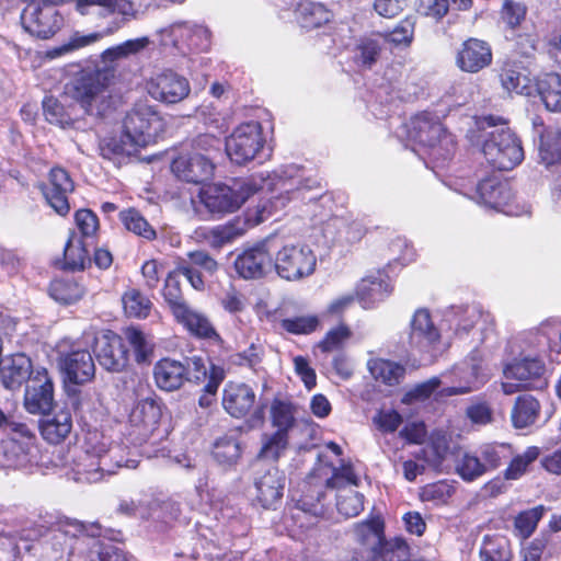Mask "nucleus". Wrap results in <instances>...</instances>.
Wrapping results in <instances>:
<instances>
[{
    "label": "nucleus",
    "mask_w": 561,
    "mask_h": 561,
    "mask_svg": "<svg viewBox=\"0 0 561 561\" xmlns=\"http://www.w3.org/2000/svg\"><path fill=\"white\" fill-rule=\"evenodd\" d=\"M535 91L548 111L561 112V76L559 73L550 72L538 77L534 84Z\"/></svg>",
    "instance_id": "obj_40"
},
{
    "label": "nucleus",
    "mask_w": 561,
    "mask_h": 561,
    "mask_svg": "<svg viewBox=\"0 0 561 561\" xmlns=\"http://www.w3.org/2000/svg\"><path fill=\"white\" fill-rule=\"evenodd\" d=\"M75 227L78 239L93 243L99 238L100 220L98 215L90 208H80L73 214Z\"/></svg>",
    "instance_id": "obj_52"
},
{
    "label": "nucleus",
    "mask_w": 561,
    "mask_h": 561,
    "mask_svg": "<svg viewBox=\"0 0 561 561\" xmlns=\"http://www.w3.org/2000/svg\"><path fill=\"white\" fill-rule=\"evenodd\" d=\"M352 335L353 332L350 325L345 322H340L324 334L318 343V347L322 353H331L341 350Z\"/></svg>",
    "instance_id": "obj_63"
},
{
    "label": "nucleus",
    "mask_w": 561,
    "mask_h": 561,
    "mask_svg": "<svg viewBox=\"0 0 561 561\" xmlns=\"http://www.w3.org/2000/svg\"><path fill=\"white\" fill-rule=\"evenodd\" d=\"M365 496L363 493L343 489L336 494V510L345 518L356 517L364 511Z\"/></svg>",
    "instance_id": "obj_60"
},
{
    "label": "nucleus",
    "mask_w": 561,
    "mask_h": 561,
    "mask_svg": "<svg viewBox=\"0 0 561 561\" xmlns=\"http://www.w3.org/2000/svg\"><path fill=\"white\" fill-rule=\"evenodd\" d=\"M489 164L500 171H511L524 160L520 139L510 128H501L489 134L482 146Z\"/></svg>",
    "instance_id": "obj_5"
},
{
    "label": "nucleus",
    "mask_w": 561,
    "mask_h": 561,
    "mask_svg": "<svg viewBox=\"0 0 561 561\" xmlns=\"http://www.w3.org/2000/svg\"><path fill=\"white\" fill-rule=\"evenodd\" d=\"M297 169L293 165L279 167L267 173L266 176L261 175L260 181L251 178L236 182V187L226 184L207 185L199 190L197 196L199 203L213 217L236 211L249 197L261 190H267L273 194L271 199L275 207H284L306 188L295 175Z\"/></svg>",
    "instance_id": "obj_1"
},
{
    "label": "nucleus",
    "mask_w": 561,
    "mask_h": 561,
    "mask_svg": "<svg viewBox=\"0 0 561 561\" xmlns=\"http://www.w3.org/2000/svg\"><path fill=\"white\" fill-rule=\"evenodd\" d=\"M381 50L382 47L378 38L364 36L355 46V62L371 68L379 59Z\"/></svg>",
    "instance_id": "obj_61"
},
{
    "label": "nucleus",
    "mask_w": 561,
    "mask_h": 561,
    "mask_svg": "<svg viewBox=\"0 0 561 561\" xmlns=\"http://www.w3.org/2000/svg\"><path fill=\"white\" fill-rule=\"evenodd\" d=\"M90 242L80 240L76 231H69L64 245L62 259L56 265L62 271L83 272L91 267V255L88 250Z\"/></svg>",
    "instance_id": "obj_33"
},
{
    "label": "nucleus",
    "mask_w": 561,
    "mask_h": 561,
    "mask_svg": "<svg viewBox=\"0 0 561 561\" xmlns=\"http://www.w3.org/2000/svg\"><path fill=\"white\" fill-rule=\"evenodd\" d=\"M324 486L320 482L305 480L299 486V495L294 497L295 506L314 513H327L328 510L323 503L325 497Z\"/></svg>",
    "instance_id": "obj_43"
},
{
    "label": "nucleus",
    "mask_w": 561,
    "mask_h": 561,
    "mask_svg": "<svg viewBox=\"0 0 561 561\" xmlns=\"http://www.w3.org/2000/svg\"><path fill=\"white\" fill-rule=\"evenodd\" d=\"M124 128L130 138L146 142L162 135L167 123L153 105L138 102L126 115Z\"/></svg>",
    "instance_id": "obj_10"
},
{
    "label": "nucleus",
    "mask_w": 561,
    "mask_h": 561,
    "mask_svg": "<svg viewBox=\"0 0 561 561\" xmlns=\"http://www.w3.org/2000/svg\"><path fill=\"white\" fill-rule=\"evenodd\" d=\"M187 257L188 263L180 265V271L194 289L204 290L206 283L202 272L214 276L219 270V263L204 250L192 251Z\"/></svg>",
    "instance_id": "obj_29"
},
{
    "label": "nucleus",
    "mask_w": 561,
    "mask_h": 561,
    "mask_svg": "<svg viewBox=\"0 0 561 561\" xmlns=\"http://www.w3.org/2000/svg\"><path fill=\"white\" fill-rule=\"evenodd\" d=\"M21 20L24 30L39 39L51 38L61 30L65 23L64 15L50 5L31 7L30 13L24 10Z\"/></svg>",
    "instance_id": "obj_17"
},
{
    "label": "nucleus",
    "mask_w": 561,
    "mask_h": 561,
    "mask_svg": "<svg viewBox=\"0 0 561 561\" xmlns=\"http://www.w3.org/2000/svg\"><path fill=\"white\" fill-rule=\"evenodd\" d=\"M477 193L486 206L504 213L512 211L515 195L508 183L483 179L477 185Z\"/></svg>",
    "instance_id": "obj_30"
},
{
    "label": "nucleus",
    "mask_w": 561,
    "mask_h": 561,
    "mask_svg": "<svg viewBox=\"0 0 561 561\" xmlns=\"http://www.w3.org/2000/svg\"><path fill=\"white\" fill-rule=\"evenodd\" d=\"M493 50L488 41L478 37L463 39L455 51L456 67L466 73H478L492 65Z\"/></svg>",
    "instance_id": "obj_16"
},
{
    "label": "nucleus",
    "mask_w": 561,
    "mask_h": 561,
    "mask_svg": "<svg viewBox=\"0 0 561 561\" xmlns=\"http://www.w3.org/2000/svg\"><path fill=\"white\" fill-rule=\"evenodd\" d=\"M118 218L126 230L147 240L153 241L158 233L152 225L142 216L135 207L123 209L118 214Z\"/></svg>",
    "instance_id": "obj_46"
},
{
    "label": "nucleus",
    "mask_w": 561,
    "mask_h": 561,
    "mask_svg": "<svg viewBox=\"0 0 561 561\" xmlns=\"http://www.w3.org/2000/svg\"><path fill=\"white\" fill-rule=\"evenodd\" d=\"M54 403L53 378L45 367L36 368L25 387L23 405L31 414H48Z\"/></svg>",
    "instance_id": "obj_12"
},
{
    "label": "nucleus",
    "mask_w": 561,
    "mask_h": 561,
    "mask_svg": "<svg viewBox=\"0 0 561 561\" xmlns=\"http://www.w3.org/2000/svg\"><path fill=\"white\" fill-rule=\"evenodd\" d=\"M92 7H100L99 15L102 18L110 16L114 13L122 15L121 19L113 20L103 31L98 32L101 34V39L105 36L113 35L119 31L131 19L136 18V10L130 0H77L75 8L81 15H88Z\"/></svg>",
    "instance_id": "obj_15"
},
{
    "label": "nucleus",
    "mask_w": 561,
    "mask_h": 561,
    "mask_svg": "<svg viewBox=\"0 0 561 561\" xmlns=\"http://www.w3.org/2000/svg\"><path fill=\"white\" fill-rule=\"evenodd\" d=\"M78 558L83 561H128L123 549L102 540L90 541Z\"/></svg>",
    "instance_id": "obj_51"
},
{
    "label": "nucleus",
    "mask_w": 561,
    "mask_h": 561,
    "mask_svg": "<svg viewBox=\"0 0 561 561\" xmlns=\"http://www.w3.org/2000/svg\"><path fill=\"white\" fill-rule=\"evenodd\" d=\"M249 227L250 220L248 218L236 216L222 225L204 230L199 236L211 249L219 250L225 244L243 236Z\"/></svg>",
    "instance_id": "obj_32"
},
{
    "label": "nucleus",
    "mask_w": 561,
    "mask_h": 561,
    "mask_svg": "<svg viewBox=\"0 0 561 561\" xmlns=\"http://www.w3.org/2000/svg\"><path fill=\"white\" fill-rule=\"evenodd\" d=\"M88 435L90 437L84 438V451L75 461L73 472L79 482L96 483L104 477L102 454L105 451V446L99 442L98 431L89 432Z\"/></svg>",
    "instance_id": "obj_14"
},
{
    "label": "nucleus",
    "mask_w": 561,
    "mask_h": 561,
    "mask_svg": "<svg viewBox=\"0 0 561 561\" xmlns=\"http://www.w3.org/2000/svg\"><path fill=\"white\" fill-rule=\"evenodd\" d=\"M546 365L539 357L516 358L508 364L504 374L506 378L516 381L519 389H537L547 386L545 378Z\"/></svg>",
    "instance_id": "obj_19"
},
{
    "label": "nucleus",
    "mask_w": 561,
    "mask_h": 561,
    "mask_svg": "<svg viewBox=\"0 0 561 561\" xmlns=\"http://www.w3.org/2000/svg\"><path fill=\"white\" fill-rule=\"evenodd\" d=\"M440 331L427 308H417L410 321L408 344L411 350L427 353L440 343Z\"/></svg>",
    "instance_id": "obj_18"
},
{
    "label": "nucleus",
    "mask_w": 561,
    "mask_h": 561,
    "mask_svg": "<svg viewBox=\"0 0 561 561\" xmlns=\"http://www.w3.org/2000/svg\"><path fill=\"white\" fill-rule=\"evenodd\" d=\"M296 412L297 408L290 398L276 396L272 399L270 416L276 431L289 435V431L296 425Z\"/></svg>",
    "instance_id": "obj_42"
},
{
    "label": "nucleus",
    "mask_w": 561,
    "mask_h": 561,
    "mask_svg": "<svg viewBox=\"0 0 561 561\" xmlns=\"http://www.w3.org/2000/svg\"><path fill=\"white\" fill-rule=\"evenodd\" d=\"M38 188L56 214L66 217L70 213L69 195L75 191V182L66 169L53 167L47 182L41 183Z\"/></svg>",
    "instance_id": "obj_13"
},
{
    "label": "nucleus",
    "mask_w": 561,
    "mask_h": 561,
    "mask_svg": "<svg viewBox=\"0 0 561 561\" xmlns=\"http://www.w3.org/2000/svg\"><path fill=\"white\" fill-rule=\"evenodd\" d=\"M173 319L178 324L182 325L191 336L197 340H205L217 345L224 343V339L208 317L193 309L190 304L176 312Z\"/></svg>",
    "instance_id": "obj_27"
},
{
    "label": "nucleus",
    "mask_w": 561,
    "mask_h": 561,
    "mask_svg": "<svg viewBox=\"0 0 561 561\" xmlns=\"http://www.w3.org/2000/svg\"><path fill=\"white\" fill-rule=\"evenodd\" d=\"M152 375L156 386L160 390L176 391L190 380L188 360L181 362L171 357H162L153 365Z\"/></svg>",
    "instance_id": "obj_25"
},
{
    "label": "nucleus",
    "mask_w": 561,
    "mask_h": 561,
    "mask_svg": "<svg viewBox=\"0 0 561 561\" xmlns=\"http://www.w3.org/2000/svg\"><path fill=\"white\" fill-rule=\"evenodd\" d=\"M368 369L375 380L390 387L399 385L405 375L403 365L379 357L368 360Z\"/></svg>",
    "instance_id": "obj_45"
},
{
    "label": "nucleus",
    "mask_w": 561,
    "mask_h": 561,
    "mask_svg": "<svg viewBox=\"0 0 561 561\" xmlns=\"http://www.w3.org/2000/svg\"><path fill=\"white\" fill-rule=\"evenodd\" d=\"M273 266L282 279L296 282L314 273L317 255L305 243H288L275 253Z\"/></svg>",
    "instance_id": "obj_6"
},
{
    "label": "nucleus",
    "mask_w": 561,
    "mask_h": 561,
    "mask_svg": "<svg viewBox=\"0 0 561 561\" xmlns=\"http://www.w3.org/2000/svg\"><path fill=\"white\" fill-rule=\"evenodd\" d=\"M325 515L327 513H314L313 511L294 506L289 518L290 522L288 523V529L291 531L293 537L302 540L310 530L318 526Z\"/></svg>",
    "instance_id": "obj_49"
},
{
    "label": "nucleus",
    "mask_w": 561,
    "mask_h": 561,
    "mask_svg": "<svg viewBox=\"0 0 561 561\" xmlns=\"http://www.w3.org/2000/svg\"><path fill=\"white\" fill-rule=\"evenodd\" d=\"M266 139L263 126L257 121L239 124L226 140V151L232 162L239 165L256 159L263 151Z\"/></svg>",
    "instance_id": "obj_7"
},
{
    "label": "nucleus",
    "mask_w": 561,
    "mask_h": 561,
    "mask_svg": "<svg viewBox=\"0 0 561 561\" xmlns=\"http://www.w3.org/2000/svg\"><path fill=\"white\" fill-rule=\"evenodd\" d=\"M65 382L81 386L95 377V364L88 350H71L59 357Z\"/></svg>",
    "instance_id": "obj_20"
},
{
    "label": "nucleus",
    "mask_w": 561,
    "mask_h": 561,
    "mask_svg": "<svg viewBox=\"0 0 561 561\" xmlns=\"http://www.w3.org/2000/svg\"><path fill=\"white\" fill-rule=\"evenodd\" d=\"M93 353L100 366L110 373H122L129 365L124 339L113 330H102L94 336Z\"/></svg>",
    "instance_id": "obj_11"
},
{
    "label": "nucleus",
    "mask_w": 561,
    "mask_h": 561,
    "mask_svg": "<svg viewBox=\"0 0 561 561\" xmlns=\"http://www.w3.org/2000/svg\"><path fill=\"white\" fill-rule=\"evenodd\" d=\"M289 435L275 431L271 435H265V439L257 453V458L267 459L277 462L284 451L287 449Z\"/></svg>",
    "instance_id": "obj_62"
},
{
    "label": "nucleus",
    "mask_w": 561,
    "mask_h": 561,
    "mask_svg": "<svg viewBox=\"0 0 561 561\" xmlns=\"http://www.w3.org/2000/svg\"><path fill=\"white\" fill-rule=\"evenodd\" d=\"M409 550V545L401 538L385 539L371 548L369 561H404Z\"/></svg>",
    "instance_id": "obj_53"
},
{
    "label": "nucleus",
    "mask_w": 561,
    "mask_h": 561,
    "mask_svg": "<svg viewBox=\"0 0 561 561\" xmlns=\"http://www.w3.org/2000/svg\"><path fill=\"white\" fill-rule=\"evenodd\" d=\"M480 561H513L511 540L501 534L485 535L479 550Z\"/></svg>",
    "instance_id": "obj_41"
},
{
    "label": "nucleus",
    "mask_w": 561,
    "mask_h": 561,
    "mask_svg": "<svg viewBox=\"0 0 561 561\" xmlns=\"http://www.w3.org/2000/svg\"><path fill=\"white\" fill-rule=\"evenodd\" d=\"M455 492L454 484L444 479L421 486L419 499L422 502H431L436 506H440L447 504Z\"/></svg>",
    "instance_id": "obj_59"
},
{
    "label": "nucleus",
    "mask_w": 561,
    "mask_h": 561,
    "mask_svg": "<svg viewBox=\"0 0 561 561\" xmlns=\"http://www.w3.org/2000/svg\"><path fill=\"white\" fill-rule=\"evenodd\" d=\"M162 417V401L154 397L139 400L131 409L125 436L129 444L141 446L158 430Z\"/></svg>",
    "instance_id": "obj_8"
},
{
    "label": "nucleus",
    "mask_w": 561,
    "mask_h": 561,
    "mask_svg": "<svg viewBox=\"0 0 561 561\" xmlns=\"http://www.w3.org/2000/svg\"><path fill=\"white\" fill-rule=\"evenodd\" d=\"M354 535L360 545H368L373 541L379 543L385 537V520L381 515H369L366 519L354 525Z\"/></svg>",
    "instance_id": "obj_54"
},
{
    "label": "nucleus",
    "mask_w": 561,
    "mask_h": 561,
    "mask_svg": "<svg viewBox=\"0 0 561 561\" xmlns=\"http://www.w3.org/2000/svg\"><path fill=\"white\" fill-rule=\"evenodd\" d=\"M545 514L543 505L520 511L514 518V534L522 540L528 539L537 529Z\"/></svg>",
    "instance_id": "obj_58"
},
{
    "label": "nucleus",
    "mask_w": 561,
    "mask_h": 561,
    "mask_svg": "<svg viewBox=\"0 0 561 561\" xmlns=\"http://www.w3.org/2000/svg\"><path fill=\"white\" fill-rule=\"evenodd\" d=\"M114 78V68H98L83 72L71 85L70 94L85 114L104 117L113 108V98L108 88Z\"/></svg>",
    "instance_id": "obj_2"
},
{
    "label": "nucleus",
    "mask_w": 561,
    "mask_h": 561,
    "mask_svg": "<svg viewBox=\"0 0 561 561\" xmlns=\"http://www.w3.org/2000/svg\"><path fill=\"white\" fill-rule=\"evenodd\" d=\"M264 357V345L256 339L243 351L231 354L229 360L236 367L248 368L253 373H257L262 368Z\"/></svg>",
    "instance_id": "obj_55"
},
{
    "label": "nucleus",
    "mask_w": 561,
    "mask_h": 561,
    "mask_svg": "<svg viewBox=\"0 0 561 561\" xmlns=\"http://www.w3.org/2000/svg\"><path fill=\"white\" fill-rule=\"evenodd\" d=\"M279 328L291 335H310L321 329V318L316 313L285 317L278 322Z\"/></svg>",
    "instance_id": "obj_50"
},
{
    "label": "nucleus",
    "mask_w": 561,
    "mask_h": 561,
    "mask_svg": "<svg viewBox=\"0 0 561 561\" xmlns=\"http://www.w3.org/2000/svg\"><path fill=\"white\" fill-rule=\"evenodd\" d=\"M539 157L546 167L561 162V128L543 129L539 138Z\"/></svg>",
    "instance_id": "obj_47"
},
{
    "label": "nucleus",
    "mask_w": 561,
    "mask_h": 561,
    "mask_svg": "<svg viewBox=\"0 0 561 561\" xmlns=\"http://www.w3.org/2000/svg\"><path fill=\"white\" fill-rule=\"evenodd\" d=\"M73 427L72 415L68 409H60L53 414H46L39 421V433L49 445L62 444L71 434Z\"/></svg>",
    "instance_id": "obj_31"
},
{
    "label": "nucleus",
    "mask_w": 561,
    "mask_h": 561,
    "mask_svg": "<svg viewBox=\"0 0 561 561\" xmlns=\"http://www.w3.org/2000/svg\"><path fill=\"white\" fill-rule=\"evenodd\" d=\"M182 271H180V265L170 271L164 278L163 286L161 288L162 298L168 306L172 317L183 309L188 302L185 300L182 286H181V276Z\"/></svg>",
    "instance_id": "obj_44"
},
{
    "label": "nucleus",
    "mask_w": 561,
    "mask_h": 561,
    "mask_svg": "<svg viewBox=\"0 0 561 561\" xmlns=\"http://www.w3.org/2000/svg\"><path fill=\"white\" fill-rule=\"evenodd\" d=\"M5 427L8 446L16 457L28 456L36 449L37 437L27 423L9 420Z\"/></svg>",
    "instance_id": "obj_36"
},
{
    "label": "nucleus",
    "mask_w": 561,
    "mask_h": 561,
    "mask_svg": "<svg viewBox=\"0 0 561 561\" xmlns=\"http://www.w3.org/2000/svg\"><path fill=\"white\" fill-rule=\"evenodd\" d=\"M500 83L507 93L530 96L534 83L526 69L516 62L505 61L499 69Z\"/></svg>",
    "instance_id": "obj_34"
},
{
    "label": "nucleus",
    "mask_w": 561,
    "mask_h": 561,
    "mask_svg": "<svg viewBox=\"0 0 561 561\" xmlns=\"http://www.w3.org/2000/svg\"><path fill=\"white\" fill-rule=\"evenodd\" d=\"M295 16L301 27L314 30L331 22L333 13L323 3L307 0L297 4Z\"/></svg>",
    "instance_id": "obj_39"
},
{
    "label": "nucleus",
    "mask_w": 561,
    "mask_h": 561,
    "mask_svg": "<svg viewBox=\"0 0 561 561\" xmlns=\"http://www.w3.org/2000/svg\"><path fill=\"white\" fill-rule=\"evenodd\" d=\"M457 474L466 482H472L486 473L479 456L465 453L456 466Z\"/></svg>",
    "instance_id": "obj_64"
},
{
    "label": "nucleus",
    "mask_w": 561,
    "mask_h": 561,
    "mask_svg": "<svg viewBox=\"0 0 561 561\" xmlns=\"http://www.w3.org/2000/svg\"><path fill=\"white\" fill-rule=\"evenodd\" d=\"M221 405L232 419L247 420L251 426H261L265 422L264 405L257 404L254 388L245 381H227L222 389Z\"/></svg>",
    "instance_id": "obj_4"
},
{
    "label": "nucleus",
    "mask_w": 561,
    "mask_h": 561,
    "mask_svg": "<svg viewBox=\"0 0 561 561\" xmlns=\"http://www.w3.org/2000/svg\"><path fill=\"white\" fill-rule=\"evenodd\" d=\"M35 370L30 356L23 352L9 354L1 364L0 382L5 390L19 391Z\"/></svg>",
    "instance_id": "obj_28"
},
{
    "label": "nucleus",
    "mask_w": 561,
    "mask_h": 561,
    "mask_svg": "<svg viewBox=\"0 0 561 561\" xmlns=\"http://www.w3.org/2000/svg\"><path fill=\"white\" fill-rule=\"evenodd\" d=\"M49 296L62 306L75 305L87 294V287L82 280L75 277H58L48 286Z\"/></svg>",
    "instance_id": "obj_38"
},
{
    "label": "nucleus",
    "mask_w": 561,
    "mask_h": 561,
    "mask_svg": "<svg viewBox=\"0 0 561 561\" xmlns=\"http://www.w3.org/2000/svg\"><path fill=\"white\" fill-rule=\"evenodd\" d=\"M541 414V404L533 394L524 393L516 397L511 411L512 425L524 430L536 424Z\"/></svg>",
    "instance_id": "obj_37"
},
{
    "label": "nucleus",
    "mask_w": 561,
    "mask_h": 561,
    "mask_svg": "<svg viewBox=\"0 0 561 561\" xmlns=\"http://www.w3.org/2000/svg\"><path fill=\"white\" fill-rule=\"evenodd\" d=\"M170 169L180 182L198 185L213 178L215 164L210 157H204L180 145Z\"/></svg>",
    "instance_id": "obj_9"
},
{
    "label": "nucleus",
    "mask_w": 561,
    "mask_h": 561,
    "mask_svg": "<svg viewBox=\"0 0 561 561\" xmlns=\"http://www.w3.org/2000/svg\"><path fill=\"white\" fill-rule=\"evenodd\" d=\"M273 266V259L264 244L245 249L233 261V270L243 279L263 278Z\"/></svg>",
    "instance_id": "obj_22"
},
{
    "label": "nucleus",
    "mask_w": 561,
    "mask_h": 561,
    "mask_svg": "<svg viewBox=\"0 0 561 561\" xmlns=\"http://www.w3.org/2000/svg\"><path fill=\"white\" fill-rule=\"evenodd\" d=\"M72 523H80V520L67 516L58 517L53 536L54 549L60 552V557H66L68 561L78 558L90 542L87 538H81L80 531H76L75 526H70Z\"/></svg>",
    "instance_id": "obj_24"
},
{
    "label": "nucleus",
    "mask_w": 561,
    "mask_h": 561,
    "mask_svg": "<svg viewBox=\"0 0 561 561\" xmlns=\"http://www.w3.org/2000/svg\"><path fill=\"white\" fill-rule=\"evenodd\" d=\"M172 45L185 53L207 51L211 45L210 31L201 25L175 23L169 30Z\"/></svg>",
    "instance_id": "obj_23"
},
{
    "label": "nucleus",
    "mask_w": 561,
    "mask_h": 561,
    "mask_svg": "<svg viewBox=\"0 0 561 561\" xmlns=\"http://www.w3.org/2000/svg\"><path fill=\"white\" fill-rule=\"evenodd\" d=\"M541 449L538 446H528L523 454L515 455L503 471L505 480L520 479L528 472L530 466L540 457Z\"/></svg>",
    "instance_id": "obj_56"
},
{
    "label": "nucleus",
    "mask_w": 561,
    "mask_h": 561,
    "mask_svg": "<svg viewBox=\"0 0 561 561\" xmlns=\"http://www.w3.org/2000/svg\"><path fill=\"white\" fill-rule=\"evenodd\" d=\"M411 138L428 150V154L437 162L449 160L457 150L455 136L449 133L439 117L424 111L411 119Z\"/></svg>",
    "instance_id": "obj_3"
},
{
    "label": "nucleus",
    "mask_w": 561,
    "mask_h": 561,
    "mask_svg": "<svg viewBox=\"0 0 561 561\" xmlns=\"http://www.w3.org/2000/svg\"><path fill=\"white\" fill-rule=\"evenodd\" d=\"M211 454L218 463L233 466L241 458L242 449L238 438L225 435L216 439Z\"/></svg>",
    "instance_id": "obj_57"
},
{
    "label": "nucleus",
    "mask_w": 561,
    "mask_h": 561,
    "mask_svg": "<svg viewBox=\"0 0 561 561\" xmlns=\"http://www.w3.org/2000/svg\"><path fill=\"white\" fill-rule=\"evenodd\" d=\"M124 312L129 318L147 319L153 307L152 301L139 289L127 288L122 295Z\"/></svg>",
    "instance_id": "obj_48"
},
{
    "label": "nucleus",
    "mask_w": 561,
    "mask_h": 561,
    "mask_svg": "<svg viewBox=\"0 0 561 561\" xmlns=\"http://www.w3.org/2000/svg\"><path fill=\"white\" fill-rule=\"evenodd\" d=\"M123 333L131 348L135 362L138 365H150L157 346L154 336L144 331L139 325L126 327Z\"/></svg>",
    "instance_id": "obj_35"
},
{
    "label": "nucleus",
    "mask_w": 561,
    "mask_h": 561,
    "mask_svg": "<svg viewBox=\"0 0 561 561\" xmlns=\"http://www.w3.org/2000/svg\"><path fill=\"white\" fill-rule=\"evenodd\" d=\"M147 89L153 99L167 104L179 103L191 91L188 80L172 71H164L152 77L147 83Z\"/></svg>",
    "instance_id": "obj_21"
},
{
    "label": "nucleus",
    "mask_w": 561,
    "mask_h": 561,
    "mask_svg": "<svg viewBox=\"0 0 561 561\" xmlns=\"http://www.w3.org/2000/svg\"><path fill=\"white\" fill-rule=\"evenodd\" d=\"M256 501L263 508L275 510L280 504L286 486V476L277 466L270 467L255 479Z\"/></svg>",
    "instance_id": "obj_26"
}]
</instances>
